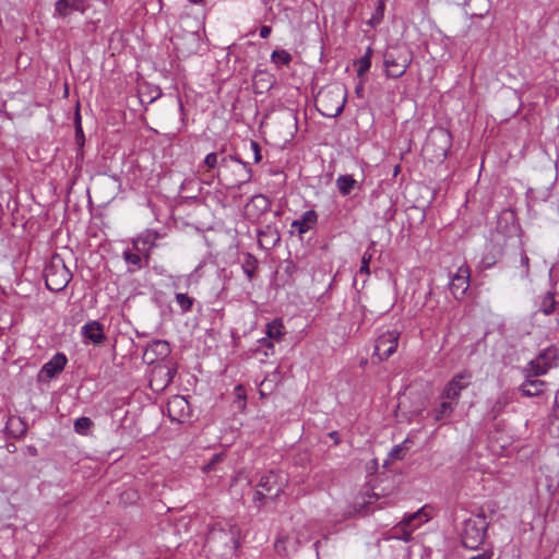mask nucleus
I'll return each instance as SVG.
<instances>
[{
  "label": "nucleus",
  "mask_w": 559,
  "mask_h": 559,
  "mask_svg": "<svg viewBox=\"0 0 559 559\" xmlns=\"http://www.w3.org/2000/svg\"><path fill=\"white\" fill-rule=\"evenodd\" d=\"M217 176L228 186L240 188L250 182L252 170L249 163L242 162L237 155H228L221 158Z\"/></svg>",
  "instance_id": "obj_1"
},
{
  "label": "nucleus",
  "mask_w": 559,
  "mask_h": 559,
  "mask_svg": "<svg viewBox=\"0 0 559 559\" xmlns=\"http://www.w3.org/2000/svg\"><path fill=\"white\" fill-rule=\"evenodd\" d=\"M346 90L342 86L322 88L316 98V106L324 117L335 118L345 107Z\"/></svg>",
  "instance_id": "obj_2"
},
{
  "label": "nucleus",
  "mask_w": 559,
  "mask_h": 559,
  "mask_svg": "<svg viewBox=\"0 0 559 559\" xmlns=\"http://www.w3.org/2000/svg\"><path fill=\"white\" fill-rule=\"evenodd\" d=\"M489 522L487 521L484 511L468 518L464 521L463 531L461 534L462 545L467 549H478L485 542Z\"/></svg>",
  "instance_id": "obj_3"
},
{
  "label": "nucleus",
  "mask_w": 559,
  "mask_h": 559,
  "mask_svg": "<svg viewBox=\"0 0 559 559\" xmlns=\"http://www.w3.org/2000/svg\"><path fill=\"white\" fill-rule=\"evenodd\" d=\"M451 146V133L443 128H437L429 132L423 146V153L430 162H442Z\"/></svg>",
  "instance_id": "obj_4"
},
{
  "label": "nucleus",
  "mask_w": 559,
  "mask_h": 559,
  "mask_svg": "<svg viewBox=\"0 0 559 559\" xmlns=\"http://www.w3.org/2000/svg\"><path fill=\"white\" fill-rule=\"evenodd\" d=\"M44 277L46 287L51 292L63 290L72 278V273L66 266L60 254L55 253L45 266Z\"/></svg>",
  "instance_id": "obj_5"
},
{
  "label": "nucleus",
  "mask_w": 559,
  "mask_h": 559,
  "mask_svg": "<svg viewBox=\"0 0 559 559\" xmlns=\"http://www.w3.org/2000/svg\"><path fill=\"white\" fill-rule=\"evenodd\" d=\"M206 545L210 550L217 552L219 556H227L237 548L236 534L233 530H226L217 524L210 530Z\"/></svg>",
  "instance_id": "obj_6"
},
{
  "label": "nucleus",
  "mask_w": 559,
  "mask_h": 559,
  "mask_svg": "<svg viewBox=\"0 0 559 559\" xmlns=\"http://www.w3.org/2000/svg\"><path fill=\"white\" fill-rule=\"evenodd\" d=\"M411 62L412 53L406 48H392L383 53V64L389 78H401L406 72Z\"/></svg>",
  "instance_id": "obj_7"
},
{
  "label": "nucleus",
  "mask_w": 559,
  "mask_h": 559,
  "mask_svg": "<svg viewBox=\"0 0 559 559\" xmlns=\"http://www.w3.org/2000/svg\"><path fill=\"white\" fill-rule=\"evenodd\" d=\"M427 521L428 515L424 512V509H420L396 524L392 530V537L409 542L412 539L413 532Z\"/></svg>",
  "instance_id": "obj_8"
},
{
  "label": "nucleus",
  "mask_w": 559,
  "mask_h": 559,
  "mask_svg": "<svg viewBox=\"0 0 559 559\" xmlns=\"http://www.w3.org/2000/svg\"><path fill=\"white\" fill-rule=\"evenodd\" d=\"M400 333L396 330L385 331L378 335L374 344L373 356L379 360L388 359L393 355L399 345Z\"/></svg>",
  "instance_id": "obj_9"
},
{
  "label": "nucleus",
  "mask_w": 559,
  "mask_h": 559,
  "mask_svg": "<svg viewBox=\"0 0 559 559\" xmlns=\"http://www.w3.org/2000/svg\"><path fill=\"white\" fill-rule=\"evenodd\" d=\"M472 373L467 370L455 374L445 385L442 392V399L457 402L462 390L471 383Z\"/></svg>",
  "instance_id": "obj_10"
},
{
  "label": "nucleus",
  "mask_w": 559,
  "mask_h": 559,
  "mask_svg": "<svg viewBox=\"0 0 559 559\" xmlns=\"http://www.w3.org/2000/svg\"><path fill=\"white\" fill-rule=\"evenodd\" d=\"M285 478L281 473L269 471L261 475L258 488L271 493L272 499H276L284 490Z\"/></svg>",
  "instance_id": "obj_11"
},
{
  "label": "nucleus",
  "mask_w": 559,
  "mask_h": 559,
  "mask_svg": "<svg viewBox=\"0 0 559 559\" xmlns=\"http://www.w3.org/2000/svg\"><path fill=\"white\" fill-rule=\"evenodd\" d=\"M471 270L467 265H462L452 276L450 282V290L455 299L462 298L469 287Z\"/></svg>",
  "instance_id": "obj_12"
},
{
  "label": "nucleus",
  "mask_w": 559,
  "mask_h": 559,
  "mask_svg": "<svg viewBox=\"0 0 559 559\" xmlns=\"http://www.w3.org/2000/svg\"><path fill=\"white\" fill-rule=\"evenodd\" d=\"M548 388V382L539 378L523 377V381L518 388L523 397L540 396Z\"/></svg>",
  "instance_id": "obj_13"
},
{
  "label": "nucleus",
  "mask_w": 559,
  "mask_h": 559,
  "mask_svg": "<svg viewBox=\"0 0 559 559\" xmlns=\"http://www.w3.org/2000/svg\"><path fill=\"white\" fill-rule=\"evenodd\" d=\"M88 9V0H57L55 2V13L61 17H67L74 12L81 14Z\"/></svg>",
  "instance_id": "obj_14"
},
{
  "label": "nucleus",
  "mask_w": 559,
  "mask_h": 559,
  "mask_svg": "<svg viewBox=\"0 0 559 559\" xmlns=\"http://www.w3.org/2000/svg\"><path fill=\"white\" fill-rule=\"evenodd\" d=\"M167 412L173 421L182 423L190 414V405L183 396L176 395L168 402Z\"/></svg>",
  "instance_id": "obj_15"
},
{
  "label": "nucleus",
  "mask_w": 559,
  "mask_h": 559,
  "mask_svg": "<svg viewBox=\"0 0 559 559\" xmlns=\"http://www.w3.org/2000/svg\"><path fill=\"white\" fill-rule=\"evenodd\" d=\"M158 238V233L147 229L132 240L133 249L138 252H144L146 263L150 259V251L155 247V241Z\"/></svg>",
  "instance_id": "obj_16"
},
{
  "label": "nucleus",
  "mask_w": 559,
  "mask_h": 559,
  "mask_svg": "<svg viewBox=\"0 0 559 559\" xmlns=\"http://www.w3.org/2000/svg\"><path fill=\"white\" fill-rule=\"evenodd\" d=\"M81 335L94 345H100L106 338L103 324L96 320L86 322L81 328Z\"/></svg>",
  "instance_id": "obj_17"
},
{
  "label": "nucleus",
  "mask_w": 559,
  "mask_h": 559,
  "mask_svg": "<svg viewBox=\"0 0 559 559\" xmlns=\"http://www.w3.org/2000/svg\"><path fill=\"white\" fill-rule=\"evenodd\" d=\"M170 354V345L167 341H154L145 349L143 358L153 364L155 360L164 359Z\"/></svg>",
  "instance_id": "obj_18"
},
{
  "label": "nucleus",
  "mask_w": 559,
  "mask_h": 559,
  "mask_svg": "<svg viewBox=\"0 0 559 559\" xmlns=\"http://www.w3.org/2000/svg\"><path fill=\"white\" fill-rule=\"evenodd\" d=\"M271 209V200L263 194L253 195L246 205L248 216L259 218Z\"/></svg>",
  "instance_id": "obj_19"
},
{
  "label": "nucleus",
  "mask_w": 559,
  "mask_h": 559,
  "mask_svg": "<svg viewBox=\"0 0 559 559\" xmlns=\"http://www.w3.org/2000/svg\"><path fill=\"white\" fill-rule=\"evenodd\" d=\"M258 240L261 248L269 250L280 242L281 236L275 226L267 224L258 229Z\"/></svg>",
  "instance_id": "obj_20"
},
{
  "label": "nucleus",
  "mask_w": 559,
  "mask_h": 559,
  "mask_svg": "<svg viewBox=\"0 0 559 559\" xmlns=\"http://www.w3.org/2000/svg\"><path fill=\"white\" fill-rule=\"evenodd\" d=\"M67 357L62 353H57L49 361H47L40 369L39 376L47 379L55 378L63 370L67 365Z\"/></svg>",
  "instance_id": "obj_21"
},
{
  "label": "nucleus",
  "mask_w": 559,
  "mask_h": 559,
  "mask_svg": "<svg viewBox=\"0 0 559 559\" xmlns=\"http://www.w3.org/2000/svg\"><path fill=\"white\" fill-rule=\"evenodd\" d=\"M318 222V214L314 210L306 211L299 219L292 223V227L296 228L299 235H304L312 229Z\"/></svg>",
  "instance_id": "obj_22"
},
{
  "label": "nucleus",
  "mask_w": 559,
  "mask_h": 559,
  "mask_svg": "<svg viewBox=\"0 0 559 559\" xmlns=\"http://www.w3.org/2000/svg\"><path fill=\"white\" fill-rule=\"evenodd\" d=\"M543 362L544 367L551 370L558 366L559 362V348L555 345H550L542 349L535 357Z\"/></svg>",
  "instance_id": "obj_23"
},
{
  "label": "nucleus",
  "mask_w": 559,
  "mask_h": 559,
  "mask_svg": "<svg viewBox=\"0 0 559 559\" xmlns=\"http://www.w3.org/2000/svg\"><path fill=\"white\" fill-rule=\"evenodd\" d=\"M548 372L549 369L544 367L543 362H539L537 358H533L522 368L523 377L528 378H539L547 374Z\"/></svg>",
  "instance_id": "obj_24"
},
{
  "label": "nucleus",
  "mask_w": 559,
  "mask_h": 559,
  "mask_svg": "<svg viewBox=\"0 0 559 559\" xmlns=\"http://www.w3.org/2000/svg\"><path fill=\"white\" fill-rule=\"evenodd\" d=\"M557 307V301L555 299V294L552 292H547L543 296H540V301L538 305V311L545 316H550L555 312Z\"/></svg>",
  "instance_id": "obj_25"
},
{
  "label": "nucleus",
  "mask_w": 559,
  "mask_h": 559,
  "mask_svg": "<svg viewBox=\"0 0 559 559\" xmlns=\"http://www.w3.org/2000/svg\"><path fill=\"white\" fill-rule=\"evenodd\" d=\"M141 252H132L131 250L123 251V259L126 263L128 264V271L130 273H134L139 270H141L143 265V259L140 255Z\"/></svg>",
  "instance_id": "obj_26"
},
{
  "label": "nucleus",
  "mask_w": 559,
  "mask_h": 559,
  "mask_svg": "<svg viewBox=\"0 0 559 559\" xmlns=\"http://www.w3.org/2000/svg\"><path fill=\"white\" fill-rule=\"evenodd\" d=\"M285 334V326L281 319H275L266 324V337L273 341H281Z\"/></svg>",
  "instance_id": "obj_27"
},
{
  "label": "nucleus",
  "mask_w": 559,
  "mask_h": 559,
  "mask_svg": "<svg viewBox=\"0 0 559 559\" xmlns=\"http://www.w3.org/2000/svg\"><path fill=\"white\" fill-rule=\"evenodd\" d=\"M357 181L349 175H341L336 179V187L343 197L350 194Z\"/></svg>",
  "instance_id": "obj_28"
},
{
  "label": "nucleus",
  "mask_w": 559,
  "mask_h": 559,
  "mask_svg": "<svg viewBox=\"0 0 559 559\" xmlns=\"http://www.w3.org/2000/svg\"><path fill=\"white\" fill-rule=\"evenodd\" d=\"M456 405H457V402H454L451 400L443 401L440 404V406L433 411L435 420L440 421L442 419L450 417V415L453 413Z\"/></svg>",
  "instance_id": "obj_29"
},
{
  "label": "nucleus",
  "mask_w": 559,
  "mask_h": 559,
  "mask_svg": "<svg viewBox=\"0 0 559 559\" xmlns=\"http://www.w3.org/2000/svg\"><path fill=\"white\" fill-rule=\"evenodd\" d=\"M373 49L369 46L367 47L365 55L357 60V75L362 76L367 73L371 67V58H372Z\"/></svg>",
  "instance_id": "obj_30"
},
{
  "label": "nucleus",
  "mask_w": 559,
  "mask_h": 559,
  "mask_svg": "<svg viewBox=\"0 0 559 559\" xmlns=\"http://www.w3.org/2000/svg\"><path fill=\"white\" fill-rule=\"evenodd\" d=\"M75 143L78 145V153L76 158H83V146L85 143V136L83 133L82 124H81V117L80 115H76L75 119Z\"/></svg>",
  "instance_id": "obj_31"
},
{
  "label": "nucleus",
  "mask_w": 559,
  "mask_h": 559,
  "mask_svg": "<svg viewBox=\"0 0 559 559\" xmlns=\"http://www.w3.org/2000/svg\"><path fill=\"white\" fill-rule=\"evenodd\" d=\"M94 424L91 418L88 417H79L74 421V431L81 436H87L90 435Z\"/></svg>",
  "instance_id": "obj_32"
},
{
  "label": "nucleus",
  "mask_w": 559,
  "mask_h": 559,
  "mask_svg": "<svg viewBox=\"0 0 559 559\" xmlns=\"http://www.w3.org/2000/svg\"><path fill=\"white\" fill-rule=\"evenodd\" d=\"M153 374L154 377L158 376L163 378L164 386H166L173 381L176 374V369L169 366H158L157 368L154 369Z\"/></svg>",
  "instance_id": "obj_33"
},
{
  "label": "nucleus",
  "mask_w": 559,
  "mask_h": 559,
  "mask_svg": "<svg viewBox=\"0 0 559 559\" xmlns=\"http://www.w3.org/2000/svg\"><path fill=\"white\" fill-rule=\"evenodd\" d=\"M175 299L183 313L189 312L194 304V298L183 293H177L175 295Z\"/></svg>",
  "instance_id": "obj_34"
},
{
  "label": "nucleus",
  "mask_w": 559,
  "mask_h": 559,
  "mask_svg": "<svg viewBox=\"0 0 559 559\" xmlns=\"http://www.w3.org/2000/svg\"><path fill=\"white\" fill-rule=\"evenodd\" d=\"M271 61L276 66H288L292 61V56L284 49L274 50L271 55Z\"/></svg>",
  "instance_id": "obj_35"
},
{
  "label": "nucleus",
  "mask_w": 559,
  "mask_h": 559,
  "mask_svg": "<svg viewBox=\"0 0 559 559\" xmlns=\"http://www.w3.org/2000/svg\"><path fill=\"white\" fill-rule=\"evenodd\" d=\"M257 260L251 254H248L246 261L242 264V270L247 275L248 280H252L254 272L257 270Z\"/></svg>",
  "instance_id": "obj_36"
},
{
  "label": "nucleus",
  "mask_w": 559,
  "mask_h": 559,
  "mask_svg": "<svg viewBox=\"0 0 559 559\" xmlns=\"http://www.w3.org/2000/svg\"><path fill=\"white\" fill-rule=\"evenodd\" d=\"M383 14H384V3L382 1L379 2L374 13L372 14V16L370 17V20L368 21V24L371 26V27H376L378 26L382 20H383Z\"/></svg>",
  "instance_id": "obj_37"
},
{
  "label": "nucleus",
  "mask_w": 559,
  "mask_h": 559,
  "mask_svg": "<svg viewBox=\"0 0 559 559\" xmlns=\"http://www.w3.org/2000/svg\"><path fill=\"white\" fill-rule=\"evenodd\" d=\"M253 81H254L255 87H259L260 83H264V84H261V87H266V88L272 85L271 76L267 73L262 72V71L254 74Z\"/></svg>",
  "instance_id": "obj_38"
},
{
  "label": "nucleus",
  "mask_w": 559,
  "mask_h": 559,
  "mask_svg": "<svg viewBox=\"0 0 559 559\" xmlns=\"http://www.w3.org/2000/svg\"><path fill=\"white\" fill-rule=\"evenodd\" d=\"M372 259V254L366 251L361 258V265L358 273L368 276L370 274L369 263Z\"/></svg>",
  "instance_id": "obj_39"
},
{
  "label": "nucleus",
  "mask_w": 559,
  "mask_h": 559,
  "mask_svg": "<svg viewBox=\"0 0 559 559\" xmlns=\"http://www.w3.org/2000/svg\"><path fill=\"white\" fill-rule=\"evenodd\" d=\"M235 395H236L235 403L238 404V408L243 409L246 407V393H245V389L242 385L239 384L235 388Z\"/></svg>",
  "instance_id": "obj_40"
},
{
  "label": "nucleus",
  "mask_w": 559,
  "mask_h": 559,
  "mask_svg": "<svg viewBox=\"0 0 559 559\" xmlns=\"http://www.w3.org/2000/svg\"><path fill=\"white\" fill-rule=\"evenodd\" d=\"M219 162L217 153H210L204 158V164L207 168L213 169L215 167L219 168Z\"/></svg>",
  "instance_id": "obj_41"
},
{
  "label": "nucleus",
  "mask_w": 559,
  "mask_h": 559,
  "mask_svg": "<svg viewBox=\"0 0 559 559\" xmlns=\"http://www.w3.org/2000/svg\"><path fill=\"white\" fill-rule=\"evenodd\" d=\"M250 148L253 152V162L259 163L262 159L261 148L258 142L250 141Z\"/></svg>",
  "instance_id": "obj_42"
},
{
  "label": "nucleus",
  "mask_w": 559,
  "mask_h": 559,
  "mask_svg": "<svg viewBox=\"0 0 559 559\" xmlns=\"http://www.w3.org/2000/svg\"><path fill=\"white\" fill-rule=\"evenodd\" d=\"M390 457L391 459H394V460H402L403 456H404V448L402 444H399V445H395L391 451H390Z\"/></svg>",
  "instance_id": "obj_43"
},
{
  "label": "nucleus",
  "mask_w": 559,
  "mask_h": 559,
  "mask_svg": "<svg viewBox=\"0 0 559 559\" xmlns=\"http://www.w3.org/2000/svg\"><path fill=\"white\" fill-rule=\"evenodd\" d=\"M223 456H224L223 453H215V454H213V456L211 457L210 462L204 467L205 471L213 469L214 465L223 460Z\"/></svg>",
  "instance_id": "obj_44"
},
{
  "label": "nucleus",
  "mask_w": 559,
  "mask_h": 559,
  "mask_svg": "<svg viewBox=\"0 0 559 559\" xmlns=\"http://www.w3.org/2000/svg\"><path fill=\"white\" fill-rule=\"evenodd\" d=\"M272 341H273V340L267 338V337H263V338H261V340L259 341L260 345H261L262 347H265V348H266V350L264 352V354H265V355H269V350H273V348H274V345H273V342H272Z\"/></svg>",
  "instance_id": "obj_45"
},
{
  "label": "nucleus",
  "mask_w": 559,
  "mask_h": 559,
  "mask_svg": "<svg viewBox=\"0 0 559 559\" xmlns=\"http://www.w3.org/2000/svg\"><path fill=\"white\" fill-rule=\"evenodd\" d=\"M264 499H265V495L263 493V491L260 489L255 490L254 496H253V501L257 503V506L259 508L263 506Z\"/></svg>",
  "instance_id": "obj_46"
},
{
  "label": "nucleus",
  "mask_w": 559,
  "mask_h": 559,
  "mask_svg": "<svg viewBox=\"0 0 559 559\" xmlns=\"http://www.w3.org/2000/svg\"><path fill=\"white\" fill-rule=\"evenodd\" d=\"M493 556V551L491 549H486L483 552L471 557L469 559H491Z\"/></svg>",
  "instance_id": "obj_47"
},
{
  "label": "nucleus",
  "mask_w": 559,
  "mask_h": 559,
  "mask_svg": "<svg viewBox=\"0 0 559 559\" xmlns=\"http://www.w3.org/2000/svg\"><path fill=\"white\" fill-rule=\"evenodd\" d=\"M271 32H272L271 26H269V25H263V26H261V28H260V37H261V38H267V37L270 36Z\"/></svg>",
  "instance_id": "obj_48"
},
{
  "label": "nucleus",
  "mask_w": 559,
  "mask_h": 559,
  "mask_svg": "<svg viewBox=\"0 0 559 559\" xmlns=\"http://www.w3.org/2000/svg\"><path fill=\"white\" fill-rule=\"evenodd\" d=\"M162 96V91L158 87H155L153 92H151V97L148 103H153L155 99Z\"/></svg>",
  "instance_id": "obj_49"
},
{
  "label": "nucleus",
  "mask_w": 559,
  "mask_h": 559,
  "mask_svg": "<svg viewBox=\"0 0 559 559\" xmlns=\"http://www.w3.org/2000/svg\"><path fill=\"white\" fill-rule=\"evenodd\" d=\"M521 263L525 266V269H526L525 273L527 274L528 273L530 259H528V257L525 253H523L521 255Z\"/></svg>",
  "instance_id": "obj_50"
},
{
  "label": "nucleus",
  "mask_w": 559,
  "mask_h": 559,
  "mask_svg": "<svg viewBox=\"0 0 559 559\" xmlns=\"http://www.w3.org/2000/svg\"><path fill=\"white\" fill-rule=\"evenodd\" d=\"M362 92H364V84H362V82H360V83L356 86V88H355V93H356L359 97H361V96H362Z\"/></svg>",
  "instance_id": "obj_51"
},
{
  "label": "nucleus",
  "mask_w": 559,
  "mask_h": 559,
  "mask_svg": "<svg viewBox=\"0 0 559 559\" xmlns=\"http://www.w3.org/2000/svg\"><path fill=\"white\" fill-rule=\"evenodd\" d=\"M329 437L334 440V443L337 444L340 442L338 433L337 431H332L329 433Z\"/></svg>",
  "instance_id": "obj_52"
},
{
  "label": "nucleus",
  "mask_w": 559,
  "mask_h": 559,
  "mask_svg": "<svg viewBox=\"0 0 559 559\" xmlns=\"http://www.w3.org/2000/svg\"><path fill=\"white\" fill-rule=\"evenodd\" d=\"M488 11H489V9L486 8L484 12H479V13L472 12V15L483 17L484 15H486L488 13Z\"/></svg>",
  "instance_id": "obj_53"
},
{
  "label": "nucleus",
  "mask_w": 559,
  "mask_h": 559,
  "mask_svg": "<svg viewBox=\"0 0 559 559\" xmlns=\"http://www.w3.org/2000/svg\"><path fill=\"white\" fill-rule=\"evenodd\" d=\"M189 1L192 2V3L198 4V3H201L203 0H189Z\"/></svg>",
  "instance_id": "obj_54"
},
{
  "label": "nucleus",
  "mask_w": 559,
  "mask_h": 559,
  "mask_svg": "<svg viewBox=\"0 0 559 559\" xmlns=\"http://www.w3.org/2000/svg\"><path fill=\"white\" fill-rule=\"evenodd\" d=\"M179 108L180 110H183V104L181 102H179Z\"/></svg>",
  "instance_id": "obj_55"
},
{
  "label": "nucleus",
  "mask_w": 559,
  "mask_h": 559,
  "mask_svg": "<svg viewBox=\"0 0 559 559\" xmlns=\"http://www.w3.org/2000/svg\"><path fill=\"white\" fill-rule=\"evenodd\" d=\"M555 407H558V401L555 399Z\"/></svg>",
  "instance_id": "obj_56"
}]
</instances>
